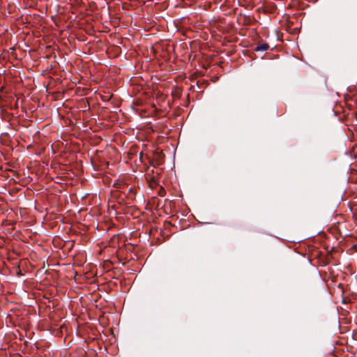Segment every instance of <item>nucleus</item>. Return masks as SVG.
I'll return each instance as SVG.
<instances>
[{"label": "nucleus", "instance_id": "nucleus-1", "mask_svg": "<svg viewBox=\"0 0 357 357\" xmlns=\"http://www.w3.org/2000/svg\"><path fill=\"white\" fill-rule=\"evenodd\" d=\"M269 46L268 44H261L256 47V51H266L268 49Z\"/></svg>", "mask_w": 357, "mask_h": 357}]
</instances>
